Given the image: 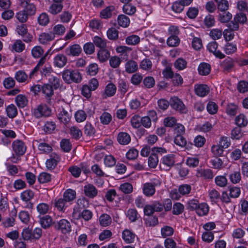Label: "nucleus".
Segmentation results:
<instances>
[{"label": "nucleus", "instance_id": "nucleus-1", "mask_svg": "<svg viewBox=\"0 0 248 248\" xmlns=\"http://www.w3.org/2000/svg\"><path fill=\"white\" fill-rule=\"evenodd\" d=\"M63 80L67 83H80L82 79L81 74L78 70L65 69L62 73Z\"/></svg>", "mask_w": 248, "mask_h": 248}, {"label": "nucleus", "instance_id": "nucleus-2", "mask_svg": "<svg viewBox=\"0 0 248 248\" xmlns=\"http://www.w3.org/2000/svg\"><path fill=\"white\" fill-rule=\"evenodd\" d=\"M53 225L56 231H60L63 234L69 233L71 232L70 223L66 219H62L53 222Z\"/></svg>", "mask_w": 248, "mask_h": 248}, {"label": "nucleus", "instance_id": "nucleus-3", "mask_svg": "<svg viewBox=\"0 0 248 248\" xmlns=\"http://www.w3.org/2000/svg\"><path fill=\"white\" fill-rule=\"evenodd\" d=\"M170 106L176 111L181 113H186L187 109L182 100L177 97L173 96L170 98Z\"/></svg>", "mask_w": 248, "mask_h": 248}, {"label": "nucleus", "instance_id": "nucleus-4", "mask_svg": "<svg viewBox=\"0 0 248 248\" xmlns=\"http://www.w3.org/2000/svg\"><path fill=\"white\" fill-rule=\"evenodd\" d=\"M160 185L161 182L159 181L145 183L142 187L143 193L147 197L152 196L155 192V187Z\"/></svg>", "mask_w": 248, "mask_h": 248}, {"label": "nucleus", "instance_id": "nucleus-5", "mask_svg": "<svg viewBox=\"0 0 248 248\" xmlns=\"http://www.w3.org/2000/svg\"><path fill=\"white\" fill-rule=\"evenodd\" d=\"M51 109L45 105H40L34 109L33 114L35 117H47L51 114Z\"/></svg>", "mask_w": 248, "mask_h": 248}, {"label": "nucleus", "instance_id": "nucleus-6", "mask_svg": "<svg viewBox=\"0 0 248 248\" xmlns=\"http://www.w3.org/2000/svg\"><path fill=\"white\" fill-rule=\"evenodd\" d=\"M20 6L24 8V11L29 15L32 16L36 12L35 5L31 2V0H19Z\"/></svg>", "mask_w": 248, "mask_h": 248}, {"label": "nucleus", "instance_id": "nucleus-7", "mask_svg": "<svg viewBox=\"0 0 248 248\" xmlns=\"http://www.w3.org/2000/svg\"><path fill=\"white\" fill-rule=\"evenodd\" d=\"M175 155L173 154H169L164 156L160 161V166L165 167L167 170H169L175 164Z\"/></svg>", "mask_w": 248, "mask_h": 248}, {"label": "nucleus", "instance_id": "nucleus-8", "mask_svg": "<svg viewBox=\"0 0 248 248\" xmlns=\"http://www.w3.org/2000/svg\"><path fill=\"white\" fill-rule=\"evenodd\" d=\"M12 148L15 154L18 155H23L26 151V146L20 140H15L12 143Z\"/></svg>", "mask_w": 248, "mask_h": 248}, {"label": "nucleus", "instance_id": "nucleus-9", "mask_svg": "<svg viewBox=\"0 0 248 248\" xmlns=\"http://www.w3.org/2000/svg\"><path fill=\"white\" fill-rule=\"evenodd\" d=\"M58 120L64 124H68L71 118V112H68L67 110L63 108L60 109L57 114Z\"/></svg>", "mask_w": 248, "mask_h": 248}, {"label": "nucleus", "instance_id": "nucleus-10", "mask_svg": "<svg viewBox=\"0 0 248 248\" xmlns=\"http://www.w3.org/2000/svg\"><path fill=\"white\" fill-rule=\"evenodd\" d=\"M60 161L59 156L55 153L50 155V158L46 161V167L48 170H53L57 166L58 163Z\"/></svg>", "mask_w": 248, "mask_h": 248}, {"label": "nucleus", "instance_id": "nucleus-11", "mask_svg": "<svg viewBox=\"0 0 248 248\" xmlns=\"http://www.w3.org/2000/svg\"><path fill=\"white\" fill-rule=\"evenodd\" d=\"M217 43L216 41H213L208 44L207 48L208 50L210 52H212L217 58L223 59L225 56L221 51L217 50Z\"/></svg>", "mask_w": 248, "mask_h": 248}, {"label": "nucleus", "instance_id": "nucleus-12", "mask_svg": "<svg viewBox=\"0 0 248 248\" xmlns=\"http://www.w3.org/2000/svg\"><path fill=\"white\" fill-rule=\"evenodd\" d=\"M67 62V59L65 56L63 54H59L55 57L53 63L55 66L58 68H62L66 65Z\"/></svg>", "mask_w": 248, "mask_h": 248}, {"label": "nucleus", "instance_id": "nucleus-13", "mask_svg": "<svg viewBox=\"0 0 248 248\" xmlns=\"http://www.w3.org/2000/svg\"><path fill=\"white\" fill-rule=\"evenodd\" d=\"M84 191L86 196L93 198L95 197L98 193L96 187L92 184H88L84 186Z\"/></svg>", "mask_w": 248, "mask_h": 248}, {"label": "nucleus", "instance_id": "nucleus-14", "mask_svg": "<svg viewBox=\"0 0 248 248\" xmlns=\"http://www.w3.org/2000/svg\"><path fill=\"white\" fill-rule=\"evenodd\" d=\"M42 93L46 95L47 102L50 101V97L54 94L53 87L49 84H45L42 86Z\"/></svg>", "mask_w": 248, "mask_h": 248}, {"label": "nucleus", "instance_id": "nucleus-15", "mask_svg": "<svg viewBox=\"0 0 248 248\" xmlns=\"http://www.w3.org/2000/svg\"><path fill=\"white\" fill-rule=\"evenodd\" d=\"M81 52V48L78 45H74L65 49V53L68 56H78Z\"/></svg>", "mask_w": 248, "mask_h": 248}, {"label": "nucleus", "instance_id": "nucleus-16", "mask_svg": "<svg viewBox=\"0 0 248 248\" xmlns=\"http://www.w3.org/2000/svg\"><path fill=\"white\" fill-rule=\"evenodd\" d=\"M197 175L198 177H203L206 179H212L214 177L212 170L209 169L198 170Z\"/></svg>", "mask_w": 248, "mask_h": 248}, {"label": "nucleus", "instance_id": "nucleus-17", "mask_svg": "<svg viewBox=\"0 0 248 248\" xmlns=\"http://www.w3.org/2000/svg\"><path fill=\"white\" fill-rule=\"evenodd\" d=\"M195 90L197 95L203 97L209 93V88L206 85L201 84L195 86Z\"/></svg>", "mask_w": 248, "mask_h": 248}, {"label": "nucleus", "instance_id": "nucleus-18", "mask_svg": "<svg viewBox=\"0 0 248 248\" xmlns=\"http://www.w3.org/2000/svg\"><path fill=\"white\" fill-rule=\"evenodd\" d=\"M116 92V87L113 83L108 84L105 88L104 93L103 94L104 98L113 96Z\"/></svg>", "mask_w": 248, "mask_h": 248}, {"label": "nucleus", "instance_id": "nucleus-19", "mask_svg": "<svg viewBox=\"0 0 248 248\" xmlns=\"http://www.w3.org/2000/svg\"><path fill=\"white\" fill-rule=\"evenodd\" d=\"M125 71L128 73H133L138 69V63L132 60L128 61L125 64Z\"/></svg>", "mask_w": 248, "mask_h": 248}, {"label": "nucleus", "instance_id": "nucleus-20", "mask_svg": "<svg viewBox=\"0 0 248 248\" xmlns=\"http://www.w3.org/2000/svg\"><path fill=\"white\" fill-rule=\"evenodd\" d=\"M39 217L40 223L43 228H48L53 225L52 219L50 216L46 215L43 217L39 216Z\"/></svg>", "mask_w": 248, "mask_h": 248}, {"label": "nucleus", "instance_id": "nucleus-21", "mask_svg": "<svg viewBox=\"0 0 248 248\" xmlns=\"http://www.w3.org/2000/svg\"><path fill=\"white\" fill-rule=\"evenodd\" d=\"M55 36L51 32L42 33L39 37V41L42 44H45L54 39Z\"/></svg>", "mask_w": 248, "mask_h": 248}, {"label": "nucleus", "instance_id": "nucleus-22", "mask_svg": "<svg viewBox=\"0 0 248 248\" xmlns=\"http://www.w3.org/2000/svg\"><path fill=\"white\" fill-rule=\"evenodd\" d=\"M117 140L122 145H127L130 142L131 138L128 133L121 132L117 136Z\"/></svg>", "mask_w": 248, "mask_h": 248}, {"label": "nucleus", "instance_id": "nucleus-23", "mask_svg": "<svg viewBox=\"0 0 248 248\" xmlns=\"http://www.w3.org/2000/svg\"><path fill=\"white\" fill-rule=\"evenodd\" d=\"M198 72L202 76L208 75L211 71V66L206 62H202L198 66Z\"/></svg>", "mask_w": 248, "mask_h": 248}, {"label": "nucleus", "instance_id": "nucleus-24", "mask_svg": "<svg viewBox=\"0 0 248 248\" xmlns=\"http://www.w3.org/2000/svg\"><path fill=\"white\" fill-rule=\"evenodd\" d=\"M122 237L126 243H131L134 242L136 235L130 230H125L123 232Z\"/></svg>", "mask_w": 248, "mask_h": 248}, {"label": "nucleus", "instance_id": "nucleus-25", "mask_svg": "<svg viewBox=\"0 0 248 248\" xmlns=\"http://www.w3.org/2000/svg\"><path fill=\"white\" fill-rule=\"evenodd\" d=\"M110 57L109 51L106 48L100 49L97 53V57L100 62H103L107 61Z\"/></svg>", "mask_w": 248, "mask_h": 248}, {"label": "nucleus", "instance_id": "nucleus-26", "mask_svg": "<svg viewBox=\"0 0 248 248\" xmlns=\"http://www.w3.org/2000/svg\"><path fill=\"white\" fill-rule=\"evenodd\" d=\"M221 66L223 69V70L225 72H229L232 70V68L233 67V60L230 58L226 59L223 61L221 64Z\"/></svg>", "mask_w": 248, "mask_h": 248}, {"label": "nucleus", "instance_id": "nucleus-27", "mask_svg": "<svg viewBox=\"0 0 248 248\" xmlns=\"http://www.w3.org/2000/svg\"><path fill=\"white\" fill-rule=\"evenodd\" d=\"M115 10L113 6H109L100 12V17L104 19L109 18L112 16V13Z\"/></svg>", "mask_w": 248, "mask_h": 248}, {"label": "nucleus", "instance_id": "nucleus-28", "mask_svg": "<svg viewBox=\"0 0 248 248\" xmlns=\"http://www.w3.org/2000/svg\"><path fill=\"white\" fill-rule=\"evenodd\" d=\"M47 53L46 54V55L43 56L41 59L39 60L36 66L34 68V69L32 70V71L31 72L30 75H29V78H32L34 77V76H37V74L39 70L40 66H42L44 63H45V62L46 61V57L47 55Z\"/></svg>", "mask_w": 248, "mask_h": 248}, {"label": "nucleus", "instance_id": "nucleus-29", "mask_svg": "<svg viewBox=\"0 0 248 248\" xmlns=\"http://www.w3.org/2000/svg\"><path fill=\"white\" fill-rule=\"evenodd\" d=\"M218 20L221 23H227L232 18V15L229 12L224 11L218 12Z\"/></svg>", "mask_w": 248, "mask_h": 248}, {"label": "nucleus", "instance_id": "nucleus-30", "mask_svg": "<svg viewBox=\"0 0 248 248\" xmlns=\"http://www.w3.org/2000/svg\"><path fill=\"white\" fill-rule=\"evenodd\" d=\"M195 211L200 216H204L209 212V206L205 203H200Z\"/></svg>", "mask_w": 248, "mask_h": 248}, {"label": "nucleus", "instance_id": "nucleus-31", "mask_svg": "<svg viewBox=\"0 0 248 248\" xmlns=\"http://www.w3.org/2000/svg\"><path fill=\"white\" fill-rule=\"evenodd\" d=\"M17 106L21 108L25 107L28 104V99L26 96L23 94L17 95L15 99Z\"/></svg>", "mask_w": 248, "mask_h": 248}, {"label": "nucleus", "instance_id": "nucleus-32", "mask_svg": "<svg viewBox=\"0 0 248 248\" xmlns=\"http://www.w3.org/2000/svg\"><path fill=\"white\" fill-rule=\"evenodd\" d=\"M7 116L10 118H14L17 115V110L14 104L8 105L6 108Z\"/></svg>", "mask_w": 248, "mask_h": 248}, {"label": "nucleus", "instance_id": "nucleus-33", "mask_svg": "<svg viewBox=\"0 0 248 248\" xmlns=\"http://www.w3.org/2000/svg\"><path fill=\"white\" fill-rule=\"evenodd\" d=\"M76 193L74 190L69 189L66 190L63 194V199L66 202H69L76 198Z\"/></svg>", "mask_w": 248, "mask_h": 248}, {"label": "nucleus", "instance_id": "nucleus-34", "mask_svg": "<svg viewBox=\"0 0 248 248\" xmlns=\"http://www.w3.org/2000/svg\"><path fill=\"white\" fill-rule=\"evenodd\" d=\"M117 20L119 25L124 28L128 27L130 24L129 17L124 15L119 16Z\"/></svg>", "mask_w": 248, "mask_h": 248}, {"label": "nucleus", "instance_id": "nucleus-35", "mask_svg": "<svg viewBox=\"0 0 248 248\" xmlns=\"http://www.w3.org/2000/svg\"><path fill=\"white\" fill-rule=\"evenodd\" d=\"M99 221L101 226L106 227L111 223V218L108 215L103 214L100 216Z\"/></svg>", "mask_w": 248, "mask_h": 248}, {"label": "nucleus", "instance_id": "nucleus-36", "mask_svg": "<svg viewBox=\"0 0 248 248\" xmlns=\"http://www.w3.org/2000/svg\"><path fill=\"white\" fill-rule=\"evenodd\" d=\"M158 163V157L156 154H151L148 158V165L151 168H155Z\"/></svg>", "mask_w": 248, "mask_h": 248}, {"label": "nucleus", "instance_id": "nucleus-37", "mask_svg": "<svg viewBox=\"0 0 248 248\" xmlns=\"http://www.w3.org/2000/svg\"><path fill=\"white\" fill-rule=\"evenodd\" d=\"M224 50L227 55L233 54L237 50L236 45L231 43H227L224 46Z\"/></svg>", "mask_w": 248, "mask_h": 248}, {"label": "nucleus", "instance_id": "nucleus-38", "mask_svg": "<svg viewBox=\"0 0 248 248\" xmlns=\"http://www.w3.org/2000/svg\"><path fill=\"white\" fill-rule=\"evenodd\" d=\"M67 202L63 198H60L56 201L55 206L60 211L64 212L66 208V204Z\"/></svg>", "mask_w": 248, "mask_h": 248}, {"label": "nucleus", "instance_id": "nucleus-39", "mask_svg": "<svg viewBox=\"0 0 248 248\" xmlns=\"http://www.w3.org/2000/svg\"><path fill=\"white\" fill-rule=\"evenodd\" d=\"M25 48V44L20 40H17L12 46V49L17 52L23 51Z\"/></svg>", "mask_w": 248, "mask_h": 248}, {"label": "nucleus", "instance_id": "nucleus-40", "mask_svg": "<svg viewBox=\"0 0 248 248\" xmlns=\"http://www.w3.org/2000/svg\"><path fill=\"white\" fill-rule=\"evenodd\" d=\"M65 30L66 29L63 25L62 24H57L54 27L53 31L51 32L53 33V35H54V36L55 37V35H62L65 32Z\"/></svg>", "mask_w": 248, "mask_h": 248}, {"label": "nucleus", "instance_id": "nucleus-41", "mask_svg": "<svg viewBox=\"0 0 248 248\" xmlns=\"http://www.w3.org/2000/svg\"><path fill=\"white\" fill-rule=\"evenodd\" d=\"M62 7L61 3H53L49 7V11L53 15H56L62 10Z\"/></svg>", "mask_w": 248, "mask_h": 248}, {"label": "nucleus", "instance_id": "nucleus-42", "mask_svg": "<svg viewBox=\"0 0 248 248\" xmlns=\"http://www.w3.org/2000/svg\"><path fill=\"white\" fill-rule=\"evenodd\" d=\"M36 208L40 216L44 215L48 212L49 209V206L46 203H41L38 204Z\"/></svg>", "mask_w": 248, "mask_h": 248}, {"label": "nucleus", "instance_id": "nucleus-43", "mask_svg": "<svg viewBox=\"0 0 248 248\" xmlns=\"http://www.w3.org/2000/svg\"><path fill=\"white\" fill-rule=\"evenodd\" d=\"M93 44L100 49L106 47V40L98 36H95L93 37Z\"/></svg>", "mask_w": 248, "mask_h": 248}, {"label": "nucleus", "instance_id": "nucleus-44", "mask_svg": "<svg viewBox=\"0 0 248 248\" xmlns=\"http://www.w3.org/2000/svg\"><path fill=\"white\" fill-rule=\"evenodd\" d=\"M127 217L131 222L136 221L138 218V213L136 209H129L127 211Z\"/></svg>", "mask_w": 248, "mask_h": 248}, {"label": "nucleus", "instance_id": "nucleus-45", "mask_svg": "<svg viewBox=\"0 0 248 248\" xmlns=\"http://www.w3.org/2000/svg\"><path fill=\"white\" fill-rule=\"evenodd\" d=\"M38 148L41 153H49L52 150L51 146L46 142L39 143Z\"/></svg>", "mask_w": 248, "mask_h": 248}, {"label": "nucleus", "instance_id": "nucleus-46", "mask_svg": "<svg viewBox=\"0 0 248 248\" xmlns=\"http://www.w3.org/2000/svg\"><path fill=\"white\" fill-rule=\"evenodd\" d=\"M125 41L128 45H136L140 43V38L138 35H132L128 36L126 38Z\"/></svg>", "mask_w": 248, "mask_h": 248}, {"label": "nucleus", "instance_id": "nucleus-47", "mask_svg": "<svg viewBox=\"0 0 248 248\" xmlns=\"http://www.w3.org/2000/svg\"><path fill=\"white\" fill-rule=\"evenodd\" d=\"M56 127L55 122L52 121L47 122L43 126V130L46 133H51L55 130Z\"/></svg>", "mask_w": 248, "mask_h": 248}, {"label": "nucleus", "instance_id": "nucleus-48", "mask_svg": "<svg viewBox=\"0 0 248 248\" xmlns=\"http://www.w3.org/2000/svg\"><path fill=\"white\" fill-rule=\"evenodd\" d=\"M98 71V65L96 63H92L86 68L87 73L91 76H95Z\"/></svg>", "mask_w": 248, "mask_h": 248}, {"label": "nucleus", "instance_id": "nucleus-49", "mask_svg": "<svg viewBox=\"0 0 248 248\" xmlns=\"http://www.w3.org/2000/svg\"><path fill=\"white\" fill-rule=\"evenodd\" d=\"M15 78L18 82H24L27 80L28 75L24 71L19 70L16 72Z\"/></svg>", "mask_w": 248, "mask_h": 248}, {"label": "nucleus", "instance_id": "nucleus-50", "mask_svg": "<svg viewBox=\"0 0 248 248\" xmlns=\"http://www.w3.org/2000/svg\"><path fill=\"white\" fill-rule=\"evenodd\" d=\"M235 123L239 126H245L248 124V121L243 114L239 115L235 118Z\"/></svg>", "mask_w": 248, "mask_h": 248}, {"label": "nucleus", "instance_id": "nucleus-51", "mask_svg": "<svg viewBox=\"0 0 248 248\" xmlns=\"http://www.w3.org/2000/svg\"><path fill=\"white\" fill-rule=\"evenodd\" d=\"M167 43L170 46H176L180 43V39L177 35H171L168 39Z\"/></svg>", "mask_w": 248, "mask_h": 248}, {"label": "nucleus", "instance_id": "nucleus-52", "mask_svg": "<svg viewBox=\"0 0 248 248\" xmlns=\"http://www.w3.org/2000/svg\"><path fill=\"white\" fill-rule=\"evenodd\" d=\"M174 143L181 147H185L186 144V139L182 136L176 135L174 140Z\"/></svg>", "mask_w": 248, "mask_h": 248}, {"label": "nucleus", "instance_id": "nucleus-53", "mask_svg": "<svg viewBox=\"0 0 248 248\" xmlns=\"http://www.w3.org/2000/svg\"><path fill=\"white\" fill-rule=\"evenodd\" d=\"M51 176L50 174L46 172H42L40 174L38 177V181L40 183H46L50 181Z\"/></svg>", "mask_w": 248, "mask_h": 248}, {"label": "nucleus", "instance_id": "nucleus-54", "mask_svg": "<svg viewBox=\"0 0 248 248\" xmlns=\"http://www.w3.org/2000/svg\"><path fill=\"white\" fill-rule=\"evenodd\" d=\"M164 124L167 127H174L177 124V120L173 117H168L164 119Z\"/></svg>", "mask_w": 248, "mask_h": 248}, {"label": "nucleus", "instance_id": "nucleus-55", "mask_svg": "<svg viewBox=\"0 0 248 248\" xmlns=\"http://www.w3.org/2000/svg\"><path fill=\"white\" fill-rule=\"evenodd\" d=\"M231 181L233 184L238 183L241 179L240 171H234L229 175Z\"/></svg>", "mask_w": 248, "mask_h": 248}, {"label": "nucleus", "instance_id": "nucleus-56", "mask_svg": "<svg viewBox=\"0 0 248 248\" xmlns=\"http://www.w3.org/2000/svg\"><path fill=\"white\" fill-rule=\"evenodd\" d=\"M70 134L72 137L75 139H78L82 136L81 131L76 126H73L71 127Z\"/></svg>", "mask_w": 248, "mask_h": 248}, {"label": "nucleus", "instance_id": "nucleus-57", "mask_svg": "<svg viewBox=\"0 0 248 248\" xmlns=\"http://www.w3.org/2000/svg\"><path fill=\"white\" fill-rule=\"evenodd\" d=\"M61 147L65 152H68L71 149V144L68 139H62L61 142Z\"/></svg>", "mask_w": 248, "mask_h": 248}, {"label": "nucleus", "instance_id": "nucleus-58", "mask_svg": "<svg viewBox=\"0 0 248 248\" xmlns=\"http://www.w3.org/2000/svg\"><path fill=\"white\" fill-rule=\"evenodd\" d=\"M34 196L33 192L31 190H27L23 192L21 194V199L25 202L29 201Z\"/></svg>", "mask_w": 248, "mask_h": 248}, {"label": "nucleus", "instance_id": "nucleus-59", "mask_svg": "<svg viewBox=\"0 0 248 248\" xmlns=\"http://www.w3.org/2000/svg\"><path fill=\"white\" fill-rule=\"evenodd\" d=\"M75 117L76 120L78 122H82L86 120L87 115L84 111L82 110H78L76 112Z\"/></svg>", "mask_w": 248, "mask_h": 248}, {"label": "nucleus", "instance_id": "nucleus-60", "mask_svg": "<svg viewBox=\"0 0 248 248\" xmlns=\"http://www.w3.org/2000/svg\"><path fill=\"white\" fill-rule=\"evenodd\" d=\"M22 236L25 240L33 239L32 231L29 228L24 229L22 232Z\"/></svg>", "mask_w": 248, "mask_h": 248}, {"label": "nucleus", "instance_id": "nucleus-61", "mask_svg": "<svg viewBox=\"0 0 248 248\" xmlns=\"http://www.w3.org/2000/svg\"><path fill=\"white\" fill-rule=\"evenodd\" d=\"M184 209V205L180 202H177L174 204L173 206L172 213L174 215H180L183 213Z\"/></svg>", "mask_w": 248, "mask_h": 248}, {"label": "nucleus", "instance_id": "nucleus-62", "mask_svg": "<svg viewBox=\"0 0 248 248\" xmlns=\"http://www.w3.org/2000/svg\"><path fill=\"white\" fill-rule=\"evenodd\" d=\"M215 183L220 187H224L227 184V179L224 176H217L215 178Z\"/></svg>", "mask_w": 248, "mask_h": 248}, {"label": "nucleus", "instance_id": "nucleus-63", "mask_svg": "<svg viewBox=\"0 0 248 248\" xmlns=\"http://www.w3.org/2000/svg\"><path fill=\"white\" fill-rule=\"evenodd\" d=\"M238 107L234 104H228L226 108L227 113L231 116H234L237 113Z\"/></svg>", "mask_w": 248, "mask_h": 248}, {"label": "nucleus", "instance_id": "nucleus-64", "mask_svg": "<svg viewBox=\"0 0 248 248\" xmlns=\"http://www.w3.org/2000/svg\"><path fill=\"white\" fill-rule=\"evenodd\" d=\"M242 135L240 127L237 126L232 130L231 137L233 139L238 140L242 137Z\"/></svg>", "mask_w": 248, "mask_h": 248}]
</instances>
